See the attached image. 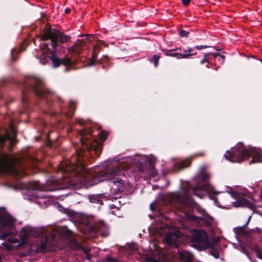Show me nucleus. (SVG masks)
<instances>
[{"instance_id":"obj_51","label":"nucleus","mask_w":262,"mask_h":262,"mask_svg":"<svg viewBox=\"0 0 262 262\" xmlns=\"http://www.w3.org/2000/svg\"><path fill=\"white\" fill-rule=\"evenodd\" d=\"M260 51H261V54H262V49H261V50H260Z\"/></svg>"},{"instance_id":"obj_45","label":"nucleus","mask_w":262,"mask_h":262,"mask_svg":"<svg viewBox=\"0 0 262 262\" xmlns=\"http://www.w3.org/2000/svg\"><path fill=\"white\" fill-rule=\"evenodd\" d=\"M67 232H68V234H70V232H71L70 230H67Z\"/></svg>"},{"instance_id":"obj_3","label":"nucleus","mask_w":262,"mask_h":262,"mask_svg":"<svg viewBox=\"0 0 262 262\" xmlns=\"http://www.w3.org/2000/svg\"><path fill=\"white\" fill-rule=\"evenodd\" d=\"M210 175L203 168L193 178L195 186H192L188 182L181 184L180 190L178 192H172L171 196H211L217 195L224 192L231 196H248L250 193L246 188L241 186H226L224 190L217 191L211 185L208 180Z\"/></svg>"},{"instance_id":"obj_44","label":"nucleus","mask_w":262,"mask_h":262,"mask_svg":"<svg viewBox=\"0 0 262 262\" xmlns=\"http://www.w3.org/2000/svg\"><path fill=\"white\" fill-rule=\"evenodd\" d=\"M149 260L152 262L154 261V259L152 258H149Z\"/></svg>"},{"instance_id":"obj_21","label":"nucleus","mask_w":262,"mask_h":262,"mask_svg":"<svg viewBox=\"0 0 262 262\" xmlns=\"http://www.w3.org/2000/svg\"><path fill=\"white\" fill-rule=\"evenodd\" d=\"M23 50L21 49H17L16 48H13L11 50V58L13 60H15L16 59L15 54H17L18 52H21Z\"/></svg>"},{"instance_id":"obj_2","label":"nucleus","mask_w":262,"mask_h":262,"mask_svg":"<svg viewBox=\"0 0 262 262\" xmlns=\"http://www.w3.org/2000/svg\"><path fill=\"white\" fill-rule=\"evenodd\" d=\"M31 91L38 98L42 100V102L48 107L56 106L60 110V113L51 110H44L43 113L48 116H51L58 122L63 119V117L71 118L75 111L74 105L75 102L71 100L69 107L63 108L61 106L62 99L56 96L50 90L48 89L45 85L43 79L39 76H31L27 78L24 84L22 91V103L25 109H28L29 99L27 96L28 91Z\"/></svg>"},{"instance_id":"obj_34","label":"nucleus","mask_w":262,"mask_h":262,"mask_svg":"<svg viewBox=\"0 0 262 262\" xmlns=\"http://www.w3.org/2000/svg\"><path fill=\"white\" fill-rule=\"evenodd\" d=\"M182 4L184 6H187L190 2V0H182Z\"/></svg>"},{"instance_id":"obj_15","label":"nucleus","mask_w":262,"mask_h":262,"mask_svg":"<svg viewBox=\"0 0 262 262\" xmlns=\"http://www.w3.org/2000/svg\"><path fill=\"white\" fill-rule=\"evenodd\" d=\"M191 163L190 158H188L185 160L178 162L172 165V168L174 171H178L182 168L188 166Z\"/></svg>"},{"instance_id":"obj_10","label":"nucleus","mask_w":262,"mask_h":262,"mask_svg":"<svg viewBox=\"0 0 262 262\" xmlns=\"http://www.w3.org/2000/svg\"><path fill=\"white\" fill-rule=\"evenodd\" d=\"M238 199L234 202L235 207H247L252 208L254 205L253 203V198H237Z\"/></svg>"},{"instance_id":"obj_17","label":"nucleus","mask_w":262,"mask_h":262,"mask_svg":"<svg viewBox=\"0 0 262 262\" xmlns=\"http://www.w3.org/2000/svg\"><path fill=\"white\" fill-rule=\"evenodd\" d=\"M180 257L184 262H192L193 254L188 251H184L180 253Z\"/></svg>"},{"instance_id":"obj_27","label":"nucleus","mask_w":262,"mask_h":262,"mask_svg":"<svg viewBox=\"0 0 262 262\" xmlns=\"http://www.w3.org/2000/svg\"><path fill=\"white\" fill-rule=\"evenodd\" d=\"M189 34V32L188 31H186V30H181L179 32V35L181 37H188Z\"/></svg>"},{"instance_id":"obj_39","label":"nucleus","mask_w":262,"mask_h":262,"mask_svg":"<svg viewBox=\"0 0 262 262\" xmlns=\"http://www.w3.org/2000/svg\"><path fill=\"white\" fill-rule=\"evenodd\" d=\"M70 12V9L69 8H66L65 9V13H68Z\"/></svg>"},{"instance_id":"obj_23","label":"nucleus","mask_w":262,"mask_h":262,"mask_svg":"<svg viewBox=\"0 0 262 262\" xmlns=\"http://www.w3.org/2000/svg\"><path fill=\"white\" fill-rule=\"evenodd\" d=\"M210 199H211L213 201L214 203H215V205L217 206H219L220 207H222V208H229V206L228 205L227 206H225L222 204H220L218 203L217 201V198H214V197H213V198H210Z\"/></svg>"},{"instance_id":"obj_38","label":"nucleus","mask_w":262,"mask_h":262,"mask_svg":"<svg viewBox=\"0 0 262 262\" xmlns=\"http://www.w3.org/2000/svg\"><path fill=\"white\" fill-rule=\"evenodd\" d=\"M110 206H111V208H118V206H117L116 205H114V204H113V205H110Z\"/></svg>"},{"instance_id":"obj_31","label":"nucleus","mask_w":262,"mask_h":262,"mask_svg":"<svg viewBox=\"0 0 262 262\" xmlns=\"http://www.w3.org/2000/svg\"><path fill=\"white\" fill-rule=\"evenodd\" d=\"M208 47L206 45H201V46H195L194 47H192L193 48H194V52H195V50H201L202 49H204V48H207Z\"/></svg>"},{"instance_id":"obj_25","label":"nucleus","mask_w":262,"mask_h":262,"mask_svg":"<svg viewBox=\"0 0 262 262\" xmlns=\"http://www.w3.org/2000/svg\"><path fill=\"white\" fill-rule=\"evenodd\" d=\"M79 222H81L83 224L88 225L90 224L89 219L85 215L82 216V219L79 220Z\"/></svg>"},{"instance_id":"obj_49","label":"nucleus","mask_w":262,"mask_h":262,"mask_svg":"<svg viewBox=\"0 0 262 262\" xmlns=\"http://www.w3.org/2000/svg\"><path fill=\"white\" fill-rule=\"evenodd\" d=\"M150 208H151V209H152V205L151 204L150 205Z\"/></svg>"},{"instance_id":"obj_35","label":"nucleus","mask_w":262,"mask_h":262,"mask_svg":"<svg viewBox=\"0 0 262 262\" xmlns=\"http://www.w3.org/2000/svg\"><path fill=\"white\" fill-rule=\"evenodd\" d=\"M76 193V192H74V193H67L66 194H64V195H62L61 196H66V197H67L68 196V195H74V194Z\"/></svg>"},{"instance_id":"obj_26","label":"nucleus","mask_w":262,"mask_h":262,"mask_svg":"<svg viewBox=\"0 0 262 262\" xmlns=\"http://www.w3.org/2000/svg\"><path fill=\"white\" fill-rule=\"evenodd\" d=\"M99 51L100 47L98 46H96L94 47L93 53V57L94 58H95L96 57Z\"/></svg>"},{"instance_id":"obj_1","label":"nucleus","mask_w":262,"mask_h":262,"mask_svg":"<svg viewBox=\"0 0 262 262\" xmlns=\"http://www.w3.org/2000/svg\"><path fill=\"white\" fill-rule=\"evenodd\" d=\"M80 135V148L76 149V154L70 159L63 161L58 165L59 178L51 177L44 184L39 181L25 183L19 180V191L27 196H38L37 191H52L66 189L70 187L87 188L105 180L112 183L111 188L114 194L127 191L128 182L126 178V169L132 165L139 167L143 160L138 155L123 158L122 164L109 169L98 165L92 169L85 167L84 158H88V153L91 156H99L101 153V145L91 135V130L82 128L78 130ZM27 174L19 170V178Z\"/></svg>"},{"instance_id":"obj_6","label":"nucleus","mask_w":262,"mask_h":262,"mask_svg":"<svg viewBox=\"0 0 262 262\" xmlns=\"http://www.w3.org/2000/svg\"><path fill=\"white\" fill-rule=\"evenodd\" d=\"M250 157L252 158L250 164L262 162V150L239 143L232 148L231 151H227L224 155V157L232 163L241 162Z\"/></svg>"},{"instance_id":"obj_9","label":"nucleus","mask_w":262,"mask_h":262,"mask_svg":"<svg viewBox=\"0 0 262 262\" xmlns=\"http://www.w3.org/2000/svg\"><path fill=\"white\" fill-rule=\"evenodd\" d=\"M91 231L98 232L103 237H106L109 234V229L103 221H100L92 226Z\"/></svg>"},{"instance_id":"obj_7","label":"nucleus","mask_w":262,"mask_h":262,"mask_svg":"<svg viewBox=\"0 0 262 262\" xmlns=\"http://www.w3.org/2000/svg\"><path fill=\"white\" fill-rule=\"evenodd\" d=\"M191 246L198 250L210 248V253L215 258L220 257V248L211 245L207 238V235L204 230H196L190 237Z\"/></svg>"},{"instance_id":"obj_22","label":"nucleus","mask_w":262,"mask_h":262,"mask_svg":"<svg viewBox=\"0 0 262 262\" xmlns=\"http://www.w3.org/2000/svg\"><path fill=\"white\" fill-rule=\"evenodd\" d=\"M180 52H171V54H169V56L176 57L178 59H182L181 58V50L179 49Z\"/></svg>"},{"instance_id":"obj_40","label":"nucleus","mask_w":262,"mask_h":262,"mask_svg":"<svg viewBox=\"0 0 262 262\" xmlns=\"http://www.w3.org/2000/svg\"><path fill=\"white\" fill-rule=\"evenodd\" d=\"M68 51L70 53H71L72 52L74 51V49L72 47L70 48Z\"/></svg>"},{"instance_id":"obj_43","label":"nucleus","mask_w":262,"mask_h":262,"mask_svg":"<svg viewBox=\"0 0 262 262\" xmlns=\"http://www.w3.org/2000/svg\"><path fill=\"white\" fill-rule=\"evenodd\" d=\"M3 84H4V82H3V80L1 82L0 85L2 86Z\"/></svg>"},{"instance_id":"obj_53","label":"nucleus","mask_w":262,"mask_h":262,"mask_svg":"<svg viewBox=\"0 0 262 262\" xmlns=\"http://www.w3.org/2000/svg\"><path fill=\"white\" fill-rule=\"evenodd\" d=\"M261 62H262V61L261 60Z\"/></svg>"},{"instance_id":"obj_8","label":"nucleus","mask_w":262,"mask_h":262,"mask_svg":"<svg viewBox=\"0 0 262 262\" xmlns=\"http://www.w3.org/2000/svg\"><path fill=\"white\" fill-rule=\"evenodd\" d=\"M15 222V220L7 212L0 213V238L5 239L16 234Z\"/></svg>"},{"instance_id":"obj_33","label":"nucleus","mask_w":262,"mask_h":262,"mask_svg":"<svg viewBox=\"0 0 262 262\" xmlns=\"http://www.w3.org/2000/svg\"><path fill=\"white\" fill-rule=\"evenodd\" d=\"M179 49H172L171 50H167L165 53V55L166 56H169V54H171V52L174 51H178Z\"/></svg>"},{"instance_id":"obj_19","label":"nucleus","mask_w":262,"mask_h":262,"mask_svg":"<svg viewBox=\"0 0 262 262\" xmlns=\"http://www.w3.org/2000/svg\"><path fill=\"white\" fill-rule=\"evenodd\" d=\"M161 181H163L165 183V185H154L152 186V189H156L158 188H160L161 189H164V188L167 187L169 185V181L168 180L165 179H162V180H161Z\"/></svg>"},{"instance_id":"obj_4","label":"nucleus","mask_w":262,"mask_h":262,"mask_svg":"<svg viewBox=\"0 0 262 262\" xmlns=\"http://www.w3.org/2000/svg\"><path fill=\"white\" fill-rule=\"evenodd\" d=\"M70 38V36L60 32L50 33L43 36L40 43L42 53L38 56L39 62L43 65L51 61L53 67L55 68L58 67L61 64L66 66H72L73 60L70 57L67 56L61 59L58 58L55 54L56 52L59 51L58 42L64 43L68 42Z\"/></svg>"},{"instance_id":"obj_52","label":"nucleus","mask_w":262,"mask_h":262,"mask_svg":"<svg viewBox=\"0 0 262 262\" xmlns=\"http://www.w3.org/2000/svg\"><path fill=\"white\" fill-rule=\"evenodd\" d=\"M43 203H46V201H43Z\"/></svg>"},{"instance_id":"obj_13","label":"nucleus","mask_w":262,"mask_h":262,"mask_svg":"<svg viewBox=\"0 0 262 262\" xmlns=\"http://www.w3.org/2000/svg\"><path fill=\"white\" fill-rule=\"evenodd\" d=\"M35 125L36 127L38 128L40 130H41V132L43 133L47 134L48 139L51 141V139L50 137V133L48 130H47V125L45 120L42 118L37 120Z\"/></svg>"},{"instance_id":"obj_42","label":"nucleus","mask_w":262,"mask_h":262,"mask_svg":"<svg viewBox=\"0 0 262 262\" xmlns=\"http://www.w3.org/2000/svg\"><path fill=\"white\" fill-rule=\"evenodd\" d=\"M114 160L115 161H118L120 160V159L118 158L117 157H116L114 159Z\"/></svg>"},{"instance_id":"obj_50","label":"nucleus","mask_w":262,"mask_h":262,"mask_svg":"<svg viewBox=\"0 0 262 262\" xmlns=\"http://www.w3.org/2000/svg\"><path fill=\"white\" fill-rule=\"evenodd\" d=\"M20 113H24V111H21Z\"/></svg>"},{"instance_id":"obj_47","label":"nucleus","mask_w":262,"mask_h":262,"mask_svg":"<svg viewBox=\"0 0 262 262\" xmlns=\"http://www.w3.org/2000/svg\"><path fill=\"white\" fill-rule=\"evenodd\" d=\"M172 161H175L176 160V159L175 158H173L171 159Z\"/></svg>"},{"instance_id":"obj_18","label":"nucleus","mask_w":262,"mask_h":262,"mask_svg":"<svg viewBox=\"0 0 262 262\" xmlns=\"http://www.w3.org/2000/svg\"><path fill=\"white\" fill-rule=\"evenodd\" d=\"M176 236L173 234L169 233L166 234L165 237V242L169 244L172 245L175 241Z\"/></svg>"},{"instance_id":"obj_16","label":"nucleus","mask_w":262,"mask_h":262,"mask_svg":"<svg viewBox=\"0 0 262 262\" xmlns=\"http://www.w3.org/2000/svg\"><path fill=\"white\" fill-rule=\"evenodd\" d=\"M196 54V52H194V48L188 47L186 50H183V53H181V58L187 59Z\"/></svg>"},{"instance_id":"obj_14","label":"nucleus","mask_w":262,"mask_h":262,"mask_svg":"<svg viewBox=\"0 0 262 262\" xmlns=\"http://www.w3.org/2000/svg\"><path fill=\"white\" fill-rule=\"evenodd\" d=\"M55 207H56L59 211L66 213L69 216L72 217L75 219L76 217H78L79 214L73 211V210H70L68 208H63L60 204L58 203H55L54 204Z\"/></svg>"},{"instance_id":"obj_11","label":"nucleus","mask_w":262,"mask_h":262,"mask_svg":"<svg viewBox=\"0 0 262 262\" xmlns=\"http://www.w3.org/2000/svg\"><path fill=\"white\" fill-rule=\"evenodd\" d=\"M146 173L150 180H157V171L155 168V160L152 159L148 161V166L147 168Z\"/></svg>"},{"instance_id":"obj_29","label":"nucleus","mask_w":262,"mask_h":262,"mask_svg":"<svg viewBox=\"0 0 262 262\" xmlns=\"http://www.w3.org/2000/svg\"><path fill=\"white\" fill-rule=\"evenodd\" d=\"M224 59V56L223 55H217L215 57V61L217 60L219 61H221L222 63L223 62Z\"/></svg>"},{"instance_id":"obj_5","label":"nucleus","mask_w":262,"mask_h":262,"mask_svg":"<svg viewBox=\"0 0 262 262\" xmlns=\"http://www.w3.org/2000/svg\"><path fill=\"white\" fill-rule=\"evenodd\" d=\"M31 236L40 237V244L36 246L37 251L48 250L57 245V237L55 234L51 233L48 235L43 229L34 228L28 225L24 227L21 230L19 235L20 240L19 244H27V239Z\"/></svg>"},{"instance_id":"obj_41","label":"nucleus","mask_w":262,"mask_h":262,"mask_svg":"<svg viewBox=\"0 0 262 262\" xmlns=\"http://www.w3.org/2000/svg\"><path fill=\"white\" fill-rule=\"evenodd\" d=\"M87 196H91V197L98 196V194H90V195H88Z\"/></svg>"},{"instance_id":"obj_20","label":"nucleus","mask_w":262,"mask_h":262,"mask_svg":"<svg viewBox=\"0 0 262 262\" xmlns=\"http://www.w3.org/2000/svg\"><path fill=\"white\" fill-rule=\"evenodd\" d=\"M160 58V56L158 55H154L151 59L150 60V61L151 62H153L154 64L155 67L156 68L157 67L158 63H159V60Z\"/></svg>"},{"instance_id":"obj_28","label":"nucleus","mask_w":262,"mask_h":262,"mask_svg":"<svg viewBox=\"0 0 262 262\" xmlns=\"http://www.w3.org/2000/svg\"><path fill=\"white\" fill-rule=\"evenodd\" d=\"M107 137V133L105 131H102L100 133V138L103 141H104Z\"/></svg>"},{"instance_id":"obj_24","label":"nucleus","mask_w":262,"mask_h":262,"mask_svg":"<svg viewBox=\"0 0 262 262\" xmlns=\"http://www.w3.org/2000/svg\"><path fill=\"white\" fill-rule=\"evenodd\" d=\"M89 201L91 203H98L100 205H102V201L99 198H89Z\"/></svg>"},{"instance_id":"obj_12","label":"nucleus","mask_w":262,"mask_h":262,"mask_svg":"<svg viewBox=\"0 0 262 262\" xmlns=\"http://www.w3.org/2000/svg\"><path fill=\"white\" fill-rule=\"evenodd\" d=\"M70 247L74 249H80L86 254L88 259L90 258V255L89 254L90 249L88 247H84L78 243L75 239H72L70 243Z\"/></svg>"},{"instance_id":"obj_32","label":"nucleus","mask_w":262,"mask_h":262,"mask_svg":"<svg viewBox=\"0 0 262 262\" xmlns=\"http://www.w3.org/2000/svg\"><path fill=\"white\" fill-rule=\"evenodd\" d=\"M200 62L201 64H204L205 62H208V58L207 54H205L204 55L203 59L201 60Z\"/></svg>"},{"instance_id":"obj_30","label":"nucleus","mask_w":262,"mask_h":262,"mask_svg":"<svg viewBox=\"0 0 262 262\" xmlns=\"http://www.w3.org/2000/svg\"><path fill=\"white\" fill-rule=\"evenodd\" d=\"M76 122L81 126H83L84 124H86V122L82 119H77Z\"/></svg>"},{"instance_id":"obj_46","label":"nucleus","mask_w":262,"mask_h":262,"mask_svg":"<svg viewBox=\"0 0 262 262\" xmlns=\"http://www.w3.org/2000/svg\"><path fill=\"white\" fill-rule=\"evenodd\" d=\"M113 198L115 200H117V199L118 198L114 197V198Z\"/></svg>"},{"instance_id":"obj_37","label":"nucleus","mask_w":262,"mask_h":262,"mask_svg":"<svg viewBox=\"0 0 262 262\" xmlns=\"http://www.w3.org/2000/svg\"><path fill=\"white\" fill-rule=\"evenodd\" d=\"M157 196H165L164 195L162 194L161 192H159L157 195Z\"/></svg>"},{"instance_id":"obj_36","label":"nucleus","mask_w":262,"mask_h":262,"mask_svg":"<svg viewBox=\"0 0 262 262\" xmlns=\"http://www.w3.org/2000/svg\"><path fill=\"white\" fill-rule=\"evenodd\" d=\"M18 239H17V238H14V239H12V243H18Z\"/></svg>"},{"instance_id":"obj_48","label":"nucleus","mask_w":262,"mask_h":262,"mask_svg":"<svg viewBox=\"0 0 262 262\" xmlns=\"http://www.w3.org/2000/svg\"><path fill=\"white\" fill-rule=\"evenodd\" d=\"M255 229H256V230H259V229H258V228H255Z\"/></svg>"}]
</instances>
